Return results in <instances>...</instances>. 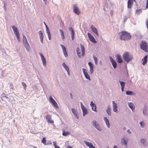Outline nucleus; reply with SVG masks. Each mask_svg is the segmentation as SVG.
Instances as JSON below:
<instances>
[{"instance_id": "393cba45", "label": "nucleus", "mask_w": 148, "mask_h": 148, "mask_svg": "<svg viewBox=\"0 0 148 148\" xmlns=\"http://www.w3.org/2000/svg\"><path fill=\"white\" fill-rule=\"evenodd\" d=\"M121 144L122 145H124L126 147H127V142L126 141L125 139L124 138L121 139Z\"/></svg>"}, {"instance_id": "bf43d9fd", "label": "nucleus", "mask_w": 148, "mask_h": 148, "mask_svg": "<svg viewBox=\"0 0 148 148\" xmlns=\"http://www.w3.org/2000/svg\"><path fill=\"white\" fill-rule=\"evenodd\" d=\"M10 87H11V88H12V89H13V86H12V84H10Z\"/></svg>"}, {"instance_id": "c85d7f7f", "label": "nucleus", "mask_w": 148, "mask_h": 148, "mask_svg": "<svg viewBox=\"0 0 148 148\" xmlns=\"http://www.w3.org/2000/svg\"><path fill=\"white\" fill-rule=\"evenodd\" d=\"M127 104L129 107L132 110V111H133V110H134L135 107L133 104L131 102L128 103Z\"/></svg>"}, {"instance_id": "79ce46f5", "label": "nucleus", "mask_w": 148, "mask_h": 148, "mask_svg": "<svg viewBox=\"0 0 148 148\" xmlns=\"http://www.w3.org/2000/svg\"><path fill=\"white\" fill-rule=\"evenodd\" d=\"M60 46L62 48L63 52L66 51L65 47L64 45L62 44H60Z\"/></svg>"}, {"instance_id": "9b49d317", "label": "nucleus", "mask_w": 148, "mask_h": 148, "mask_svg": "<svg viewBox=\"0 0 148 148\" xmlns=\"http://www.w3.org/2000/svg\"><path fill=\"white\" fill-rule=\"evenodd\" d=\"M87 35L89 40L91 42L94 43H96L97 42V41H96L94 37L90 33H88Z\"/></svg>"}, {"instance_id": "0eeeda50", "label": "nucleus", "mask_w": 148, "mask_h": 148, "mask_svg": "<svg viewBox=\"0 0 148 148\" xmlns=\"http://www.w3.org/2000/svg\"><path fill=\"white\" fill-rule=\"evenodd\" d=\"M148 110V106L146 104L144 105V107L143 109V114L144 116H148V113L147 111Z\"/></svg>"}, {"instance_id": "338daca9", "label": "nucleus", "mask_w": 148, "mask_h": 148, "mask_svg": "<svg viewBox=\"0 0 148 148\" xmlns=\"http://www.w3.org/2000/svg\"><path fill=\"white\" fill-rule=\"evenodd\" d=\"M126 129V127H123V130H125Z\"/></svg>"}, {"instance_id": "72a5a7b5", "label": "nucleus", "mask_w": 148, "mask_h": 148, "mask_svg": "<svg viewBox=\"0 0 148 148\" xmlns=\"http://www.w3.org/2000/svg\"><path fill=\"white\" fill-rule=\"evenodd\" d=\"M126 94L127 95H134V93L133 92L129 90L126 91Z\"/></svg>"}, {"instance_id": "39448f33", "label": "nucleus", "mask_w": 148, "mask_h": 148, "mask_svg": "<svg viewBox=\"0 0 148 148\" xmlns=\"http://www.w3.org/2000/svg\"><path fill=\"white\" fill-rule=\"evenodd\" d=\"M92 125L98 130L101 131L102 130V127L96 121H93L92 122Z\"/></svg>"}, {"instance_id": "8fccbe9b", "label": "nucleus", "mask_w": 148, "mask_h": 148, "mask_svg": "<svg viewBox=\"0 0 148 148\" xmlns=\"http://www.w3.org/2000/svg\"><path fill=\"white\" fill-rule=\"evenodd\" d=\"M146 25L147 29H148V19L146 22Z\"/></svg>"}, {"instance_id": "20e7f679", "label": "nucleus", "mask_w": 148, "mask_h": 148, "mask_svg": "<svg viewBox=\"0 0 148 148\" xmlns=\"http://www.w3.org/2000/svg\"><path fill=\"white\" fill-rule=\"evenodd\" d=\"M23 44L27 50L29 51L30 50V47L28 43L26 37L25 35L23 36Z\"/></svg>"}, {"instance_id": "6ab92c4d", "label": "nucleus", "mask_w": 148, "mask_h": 148, "mask_svg": "<svg viewBox=\"0 0 148 148\" xmlns=\"http://www.w3.org/2000/svg\"><path fill=\"white\" fill-rule=\"evenodd\" d=\"M91 30L97 36H99V34L98 33V31L97 29L93 25H92L91 26Z\"/></svg>"}, {"instance_id": "f8f14e48", "label": "nucleus", "mask_w": 148, "mask_h": 148, "mask_svg": "<svg viewBox=\"0 0 148 148\" xmlns=\"http://www.w3.org/2000/svg\"><path fill=\"white\" fill-rule=\"evenodd\" d=\"M82 70L85 78L86 79H88L90 81L91 80V79L89 75H88V73L86 71V70L84 68H82Z\"/></svg>"}, {"instance_id": "ea45409f", "label": "nucleus", "mask_w": 148, "mask_h": 148, "mask_svg": "<svg viewBox=\"0 0 148 148\" xmlns=\"http://www.w3.org/2000/svg\"><path fill=\"white\" fill-rule=\"evenodd\" d=\"M142 12V10L141 9H138L136 10V13L137 15H138Z\"/></svg>"}, {"instance_id": "69168bd1", "label": "nucleus", "mask_w": 148, "mask_h": 148, "mask_svg": "<svg viewBox=\"0 0 148 148\" xmlns=\"http://www.w3.org/2000/svg\"><path fill=\"white\" fill-rule=\"evenodd\" d=\"M3 97H5V98H6V99H8V97H7L6 96H3Z\"/></svg>"}, {"instance_id": "2f4dec72", "label": "nucleus", "mask_w": 148, "mask_h": 148, "mask_svg": "<svg viewBox=\"0 0 148 148\" xmlns=\"http://www.w3.org/2000/svg\"><path fill=\"white\" fill-rule=\"evenodd\" d=\"M76 52L77 55L80 58L81 56L80 49L79 47H77L76 49Z\"/></svg>"}, {"instance_id": "a19ab883", "label": "nucleus", "mask_w": 148, "mask_h": 148, "mask_svg": "<svg viewBox=\"0 0 148 148\" xmlns=\"http://www.w3.org/2000/svg\"><path fill=\"white\" fill-rule=\"evenodd\" d=\"M93 58L95 60V63L96 64L97 63V58L94 55L93 56Z\"/></svg>"}, {"instance_id": "0e129e2a", "label": "nucleus", "mask_w": 148, "mask_h": 148, "mask_svg": "<svg viewBox=\"0 0 148 148\" xmlns=\"http://www.w3.org/2000/svg\"><path fill=\"white\" fill-rule=\"evenodd\" d=\"M43 1L45 2V3L46 4V0H43Z\"/></svg>"}, {"instance_id": "4468645a", "label": "nucleus", "mask_w": 148, "mask_h": 148, "mask_svg": "<svg viewBox=\"0 0 148 148\" xmlns=\"http://www.w3.org/2000/svg\"><path fill=\"white\" fill-rule=\"evenodd\" d=\"M140 142L143 146H145L147 145V140L145 138H141L140 139Z\"/></svg>"}, {"instance_id": "13d9d810", "label": "nucleus", "mask_w": 148, "mask_h": 148, "mask_svg": "<svg viewBox=\"0 0 148 148\" xmlns=\"http://www.w3.org/2000/svg\"><path fill=\"white\" fill-rule=\"evenodd\" d=\"M70 95L71 98H73V96H72V94H71V93H70Z\"/></svg>"}, {"instance_id": "473e14b6", "label": "nucleus", "mask_w": 148, "mask_h": 148, "mask_svg": "<svg viewBox=\"0 0 148 148\" xmlns=\"http://www.w3.org/2000/svg\"><path fill=\"white\" fill-rule=\"evenodd\" d=\"M46 31L48 35L49 40H50L51 39V36L49 28H47V29H46Z\"/></svg>"}, {"instance_id": "de8ad7c7", "label": "nucleus", "mask_w": 148, "mask_h": 148, "mask_svg": "<svg viewBox=\"0 0 148 148\" xmlns=\"http://www.w3.org/2000/svg\"><path fill=\"white\" fill-rule=\"evenodd\" d=\"M63 53L64 54L65 56L66 57H67L68 56V55H67V53L66 52V51H63Z\"/></svg>"}, {"instance_id": "a211bd4d", "label": "nucleus", "mask_w": 148, "mask_h": 148, "mask_svg": "<svg viewBox=\"0 0 148 148\" xmlns=\"http://www.w3.org/2000/svg\"><path fill=\"white\" fill-rule=\"evenodd\" d=\"M88 64L90 68V73L91 74L94 71L93 64L91 62H89L88 63Z\"/></svg>"}, {"instance_id": "9d476101", "label": "nucleus", "mask_w": 148, "mask_h": 148, "mask_svg": "<svg viewBox=\"0 0 148 148\" xmlns=\"http://www.w3.org/2000/svg\"><path fill=\"white\" fill-rule=\"evenodd\" d=\"M109 58L113 68L115 69L116 68L117 65V63L115 60L111 56H110Z\"/></svg>"}, {"instance_id": "b1692460", "label": "nucleus", "mask_w": 148, "mask_h": 148, "mask_svg": "<svg viewBox=\"0 0 148 148\" xmlns=\"http://www.w3.org/2000/svg\"><path fill=\"white\" fill-rule=\"evenodd\" d=\"M90 105L92 107V110L96 112L97 110L96 106L94 103H93V101H92L91 102Z\"/></svg>"}, {"instance_id": "49530a36", "label": "nucleus", "mask_w": 148, "mask_h": 148, "mask_svg": "<svg viewBox=\"0 0 148 148\" xmlns=\"http://www.w3.org/2000/svg\"><path fill=\"white\" fill-rule=\"evenodd\" d=\"M106 125L109 128V127H110V123H109V121H107L106 122Z\"/></svg>"}, {"instance_id": "ddd939ff", "label": "nucleus", "mask_w": 148, "mask_h": 148, "mask_svg": "<svg viewBox=\"0 0 148 148\" xmlns=\"http://www.w3.org/2000/svg\"><path fill=\"white\" fill-rule=\"evenodd\" d=\"M39 53L41 56V60H42L43 65L45 66H46V59L45 58L43 55L41 53Z\"/></svg>"}, {"instance_id": "f03ea898", "label": "nucleus", "mask_w": 148, "mask_h": 148, "mask_svg": "<svg viewBox=\"0 0 148 148\" xmlns=\"http://www.w3.org/2000/svg\"><path fill=\"white\" fill-rule=\"evenodd\" d=\"M123 57L124 60L127 63L131 60L132 59V56L130 55L128 52H126L124 53Z\"/></svg>"}, {"instance_id": "3c124183", "label": "nucleus", "mask_w": 148, "mask_h": 148, "mask_svg": "<svg viewBox=\"0 0 148 148\" xmlns=\"http://www.w3.org/2000/svg\"><path fill=\"white\" fill-rule=\"evenodd\" d=\"M146 8H148V0H147Z\"/></svg>"}, {"instance_id": "e433bc0d", "label": "nucleus", "mask_w": 148, "mask_h": 148, "mask_svg": "<svg viewBox=\"0 0 148 148\" xmlns=\"http://www.w3.org/2000/svg\"><path fill=\"white\" fill-rule=\"evenodd\" d=\"M60 32L61 34V35L62 36V39H64L65 37L64 35V34L63 31L61 29L60 30Z\"/></svg>"}, {"instance_id": "cd10ccee", "label": "nucleus", "mask_w": 148, "mask_h": 148, "mask_svg": "<svg viewBox=\"0 0 148 148\" xmlns=\"http://www.w3.org/2000/svg\"><path fill=\"white\" fill-rule=\"evenodd\" d=\"M11 27L14 31V32L15 34L19 33L17 28L16 27L14 26H12Z\"/></svg>"}, {"instance_id": "f3484780", "label": "nucleus", "mask_w": 148, "mask_h": 148, "mask_svg": "<svg viewBox=\"0 0 148 148\" xmlns=\"http://www.w3.org/2000/svg\"><path fill=\"white\" fill-rule=\"evenodd\" d=\"M69 30L71 32L72 40H73L74 38L75 32L74 30L71 27H70L69 28Z\"/></svg>"}, {"instance_id": "412c9836", "label": "nucleus", "mask_w": 148, "mask_h": 148, "mask_svg": "<svg viewBox=\"0 0 148 148\" xmlns=\"http://www.w3.org/2000/svg\"><path fill=\"white\" fill-rule=\"evenodd\" d=\"M71 111L73 113L74 115L76 118L78 119L79 118V116L77 114V110L75 108H72L71 109Z\"/></svg>"}, {"instance_id": "603ef678", "label": "nucleus", "mask_w": 148, "mask_h": 148, "mask_svg": "<svg viewBox=\"0 0 148 148\" xmlns=\"http://www.w3.org/2000/svg\"><path fill=\"white\" fill-rule=\"evenodd\" d=\"M53 145L55 146V148L56 147H57L56 146V143L55 142H53Z\"/></svg>"}, {"instance_id": "6e6552de", "label": "nucleus", "mask_w": 148, "mask_h": 148, "mask_svg": "<svg viewBox=\"0 0 148 148\" xmlns=\"http://www.w3.org/2000/svg\"><path fill=\"white\" fill-rule=\"evenodd\" d=\"M80 105L81 108L83 111V116H85L88 113V111L86 108L83 105L82 102H80Z\"/></svg>"}, {"instance_id": "774afa93", "label": "nucleus", "mask_w": 148, "mask_h": 148, "mask_svg": "<svg viewBox=\"0 0 148 148\" xmlns=\"http://www.w3.org/2000/svg\"><path fill=\"white\" fill-rule=\"evenodd\" d=\"M55 148H60V147H56Z\"/></svg>"}, {"instance_id": "dca6fc26", "label": "nucleus", "mask_w": 148, "mask_h": 148, "mask_svg": "<svg viewBox=\"0 0 148 148\" xmlns=\"http://www.w3.org/2000/svg\"><path fill=\"white\" fill-rule=\"evenodd\" d=\"M84 143L89 148H95V147L91 143L88 142L85 140L84 141Z\"/></svg>"}, {"instance_id": "7ed1b4c3", "label": "nucleus", "mask_w": 148, "mask_h": 148, "mask_svg": "<svg viewBox=\"0 0 148 148\" xmlns=\"http://www.w3.org/2000/svg\"><path fill=\"white\" fill-rule=\"evenodd\" d=\"M140 47L144 51L146 52H148V46L147 42L142 41L140 44Z\"/></svg>"}, {"instance_id": "4be33fe9", "label": "nucleus", "mask_w": 148, "mask_h": 148, "mask_svg": "<svg viewBox=\"0 0 148 148\" xmlns=\"http://www.w3.org/2000/svg\"><path fill=\"white\" fill-rule=\"evenodd\" d=\"M134 0H128L127 2V7L130 9L131 8L132 5L133 4Z\"/></svg>"}, {"instance_id": "2eb2a0df", "label": "nucleus", "mask_w": 148, "mask_h": 148, "mask_svg": "<svg viewBox=\"0 0 148 148\" xmlns=\"http://www.w3.org/2000/svg\"><path fill=\"white\" fill-rule=\"evenodd\" d=\"M112 103L113 105V111L114 112L118 113V111L117 110V104L115 103V102L114 101H112Z\"/></svg>"}, {"instance_id": "58836bf2", "label": "nucleus", "mask_w": 148, "mask_h": 148, "mask_svg": "<svg viewBox=\"0 0 148 148\" xmlns=\"http://www.w3.org/2000/svg\"><path fill=\"white\" fill-rule=\"evenodd\" d=\"M119 82L121 86V87H125V83L124 82L120 81H119Z\"/></svg>"}, {"instance_id": "37998d69", "label": "nucleus", "mask_w": 148, "mask_h": 148, "mask_svg": "<svg viewBox=\"0 0 148 148\" xmlns=\"http://www.w3.org/2000/svg\"><path fill=\"white\" fill-rule=\"evenodd\" d=\"M139 124L140 125V126L141 127H142V128L144 127V126L145 124V123L144 122H143V121H141L140 122Z\"/></svg>"}, {"instance_id": "09e8293b", "label": "nucleus", "mask_w": 148, "mask_h": 148, "mask_svg": "<svg viewBox=\"0 0 148 148\" xmlns=\"http://www.w3.org/2000/svg\"><path fill=\"white\" fill-rule=\"evenodd\" d=\"M103 120H104V121H105V122H106L107 121H109L107 117H104V118H103Z\"/></svg>"}, {"instance_id": "5701e85b", "label": "nucleus", "mask_w": 148, "mask_h": 148, "mask_svg": "<svg viewBox=\"0 0 148 148\" xmlns=\"http://www.w3.org/2000/svg\"><path fill=\"white\" fill-rule=\"evenodd\" d=\"M116 57L119 63H121L123 62V60L121 59V56L120 55L117 54L116 56Z\"/></svg>"}, {"instance_id": "052dcab7", "label": "nucleus", "mask_w": 148, "mask_h": 148, "mask_svg": "<svg viewBox=\"0 0 148 148\" xmlns=\"http://www.w3.org/2000/svg\"><path fill=\"white\" fill-rule=\"evenodd\" d=\"M113 148H118V147L116 145H114Z\"/></svg>"}, {"instance_id": "680f3d73", "label": "nucleus", "mask_w": 148, "mask_h": 148, "mask_svg": "<svg viewBox=\"0 0 148 148\" xmlns=\"http://www.w3.org/2000/svg\"><path fill=\"white\" fill-rule=\"evenodd\" d=\"M67 148H73L70 146H69L67 147Z\"/></svg>"}, {"instance_id": "c756f323", "label": "nucleus", "mask_w": 148, "mask_h": 148, "mask_svg": "<svg viewBox=\"0 0 148 148\" xmlns=\"http://www.w3.org/2000/svg\"><path fill=\"white\" fill-rule=\"evenodd\" d=\"M80 47L81 49V50L82 51V56H84V55L85 53V49L84 47V46L83 45H82V44H80Z\"/></svg>"}, {"instance_id": "c03bdc74", "label": "nucleus", "mask_w": 148, "mask_h": 148, "mask_svg": "<svg viewBox=\"0 0 148 148\" xmlns=\"http://www.w3.org/2000/svg\"><path fill=\"white\" fill-rule=\"evenodd\" d=\"M15 35H16V37L17 40H18V41H19L20 40V36H19V33H18V34H17Z\"/></svg>"}, {"instance_id": "5fc2aeb1", "label": "nucleus", "mask_w": 148, "mask_h": 148, "mask_svg": "<svg viewBox=\"0 0 148 148\" xmlns=\"http://www.w3.org/2000/svg\"><path fill=\"white\" fill-rule=\"evenodd\" d=\"M5 6H6V4L5 3H4V6H3V8L4 9L6 10V8H5Z\"/></svg>"}, {"instance_id": "a878e982", "label": "nucleus", "mask_w": 148, "mask_h": 148, "mask_svg": "<svg viewBox=\"0 0 148 148\" xmlns=\"http://www.w3.org/2000/svg\"><path fill=\"white\" fill-rule=\"evenodd\" d=\"M38 34L40 35V38L41 42L42 43H43V36L42 31H39L38 32Z\"/></svg>"}, {"instance_id": "864d4df0", "label": "nucleus", "mask_w": 148, "mask_h": 148, "mask_svg": "<svg viewBox=\"0 0 148 148\" xmlns=\"http://www.w3.org/2000/svg\"><path fill=\"white\" fill-rule=\"evenodd\" d=\"M66 71H67V73H68V75H70V73L69 70H67Z\"/></svg>"}, {"instance_id": "f257e3e1", "label": "nucleus", "mask_w": 148, "mask_h": 148, "mask_svg": "<svg viewBox=\"0 0 148 148\" xmlns=\"http://www.w3.org/2000/svg\"><path fill=\"white\" fill-rule=\"evenodd\" d=\"M119 35L121 40L125 41L129 40L131 37L130 34L125 31L121 32L119 34Z\"/></svg>"}, {"instance_id": "4c0bfd02", "label": "nucleus", "mask_w": 148, "mask_h": 148, "mask_svg": "<svg viewBox=\"0 0 148 148\" xmlns=\"http://www.w3.org/2000/svg\"><path fill=\"white\" fill-rule=\"evenodd\" d=\"M41 142L44 145H47V144H46V138L45 137H44L43 138L42 140L41 141Z\"/></svg>"}, {"instance_id": "4d7b16f0", "label": "nucleus", "mask_w": 148, "mask_h": 148, "mask_svg": "<svg viewBox=\"0 0 148 148\" xmlns=\"http://www.w3.org/2000/svg\"><path fill=\"white\" fill-rule=\"evenodd\" d=\"M124 87H121V90L122 92H123L124 90Z\"/></svg>"}, {"instance_id": "bb28decb", "label": "nucleus", "mask_w": 148, "mask_h": 148, "mask_svg": "<svg viewBox=\"0 0 148 148\" xmlns=\"http://www.w3.org/2000/svg\"><path fill=\"white\" fill-rule=\"evenodd\" d=\"M147 56H145L142 59V61H143L142 64L143 65H145L147 62Z\"/></svg>"}, {"instance_id": "7c9ffc66", "label": "nucleus", "mask_w": 148, "mask_h": 148, "mask_svg": "<svg viewBox=\"0 0 148 148\" xmlns=\"http://www.w3.org/2000/svg\"><path fill=\"white\" fill-rule=\"evenodd\" d=\"M111 108L110 106H108L106 109V112L109 116H110L111 115Z\"/></svg>"}, {"instance_id": "c9c22d12", "label": "nucleus", "mask_w": 148, "mask_h": 148, "mask_svg": "<svg viewBox=\"0 0 148 148\" xmlns=\"http://www.w3.org/2000/svg\"><path fill=\"white\" fill-rule=\"evenodd\" d=\"M62 65L64 68L65 69L66 71L69 70L68 66L66 65V64L64 62L63 63Z\"/></svg>"}, {"instance_id": "6e6d98bb", "label": "nucleus", "mask_w": 148, "mask_h": 148, "mask_svg": "<svg viewBox=\"0 0 148 148\" xmlns=\"http://www.w3.org/2000/svg\"><path fill=\"white\" fill-rule=\"evenodd\" d=\"M127 132L128 133H129V134H131V132L130 131V130L129 129L127 130Z\"/></svg>"}, {"instance_id": "f704fd0d", "label": "nucleus", "mask_w": 148, "mask_h": 148, "mask_svg": "<svg viewBox=\"0 0 148 148\" xmlns=\"http://www.w3.org/2000/svg\"><path fill=\"white\" fill-rule=\"evenodd\" d=\"M70 134V132H66L63 130L62 133V135L64 136H67Z\"/></svg>"}, {"instance_id": "e2e57ef3", "label": "nucleus", "mask_w": 148, "mask_h": 148, "mask_svg": "<svg viewBox=\"0 0 148 148\" xmlns=\"http://www.w3.org/2000/svg\"><path fill=\"white\" fill-rule=\"evenodd\" d=\"M45 27H46V29H47V28H49L47 26V25H46V24H45Z\"/></svg>"}, {"instance_id": "423d86ee", "label": "nucleus", "mask_w": 148, "mask_h": 148, "mask_svg": "<svg viewBox=\"0 0 148 148\" xmlns=\"http://www.w3.org/2000/svg\"><path fill=\"white\" fill-rule=\"evenodd\" d=\"M73 11L74 13L77 15H78L80 14V12L76 4H74L73 5Z\"/></svg>"}, {"instance_id": "1a4fd4ad", "label": "nucleus", "mask_w": 148, "mask_h": 148, "mask_svg": "<svg viewBox=\"0 0 148 148\" xmlns=\"http://www.w3.org/2000/svg\"><path fill=\"white\" fill-rule=\"evenodd\" d=\"M49 99L50 101L52 103L55 107L57 108H59L57 103L51 96L50 97Z\"/></svg>"}, {"instance_id": "a18cd8bd", "label": "nucleus", "mask_w": 148, "mask_h": 148, "mask_svg": "<svg viewBox=\"0 0 148 148\" xmlns=\"http://www.w3.org/2000/svg\"><path fill=\"white\" fill-rule=\"evenodd\" d=\"M22 84L23 87L25 89V88H26L27 86L26 84L23 82H22Z\"/></svg>"}, {"instance_id": "aec40b11", "label": "nucleus", "mask_w": 148, "mask_h": 148, "mask_svg": "<svg viewBox=\"0 0 148 148\" xmlns=\"http://www.w3.org/2000/svg\"><path fill=\"white\" fill-rule=\"evenodd\" d=\"M51 115H47L46 116V119L49 123H53V121L51 119Z\"/></svg>"}]
</instances>
